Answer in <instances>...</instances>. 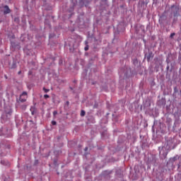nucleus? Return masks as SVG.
Instances as JSON below:
<instances>
[{
    "instance_id": "1",
    "label": "nucleus",
    "mask_w": 181,
    "mask_h": 181,
    "mask_svg": "<svg viewBox=\"0 0 181 181\" xmlns=\"http://www.w3.org/2000/svg\"><path fill=\"white\" fill-rule=\"evenodd\" d=\"M173 144V139H170L169 140L167 141V146L166 147H165V146L163 147H162V149L160 151V154L162 156L163 159H166V156H168V151L165 153H163L164 149H168V151H169V149H170V146H172V144Z\"/></svg>"
},
{
    "instance_id": "2",
    "label": "nucleus",
    "mask_w": 181,
    "mask_h": 181,
    "mask_svg": "<svg viewBox=\"0 0 181 181\" xmlns=\"http://www.w3.org/2000/svg\"><path fill=\"white\" fill-rule=\"evenodd\" d=\"M171 9H174V11H173V15L175 16V18L179 16V6H175V5H173L171 6Z\"/></svg>"
},
{
    "instance_id": "3",
    "label": "nucleus",
    "mask_w": 181,
    "mask_h": 181,
    "mask_svg": "<svg viewBox=\"0 0 181 181\" xmlns=\"http://www.w3.org/2000/svg\"><path fill=\"white\" fill-rule=\"evenodd\" d=\"M28 98V93L23 92L21 95H20V101L21 103H25L26 101V99Z\"/></svg>"
},
{
    "instance_id": "4",
    "label": "nucleus",
    "mask_w": 181,
    "mask_h": 181,
    "mask_svg": "<svg viewBox=\"0 0 181 181\" xmlns=\"http://www.w3.org/2000/svg\"><path fill=\"white\" fill-rule=\"evenodd\" d=\"M4 15L11 13V9L9 8V6H4Z\"/></svg>"
},
{
    "instance_id": "5",
    "label": "nucleus",
    "mask_w": 181,
    "mask_h": 181,
    "mask_svg": "<svg viewBox=\"0 0 181 181\" xmlns=\"http://www.w3.org/2000/svg\"><path fill=\"white\" fill-rule=\"evenodd\" d=\"M84 115H86V111L81 110V117H84Z\"/></svg>"
},
{
    "instance_id": "6",
    "label": "nucleus",
    "mask_w": 181,
    "mask_h": 181,
    "mask_svg": "<svg viewBox=\"0 0 181 181\" xmlns=\"http://www.w3.org/2000/svg\"><path fill=\"white\" fill-rule=\"evenodd\" d=\"M11 69H16V62H13Z\"/></svg>"
},
{
    "instance_id": "7",
    "label": "nucleus",
    "mask_w": 181,
    "mask_h": 181,
    "mask_svg": "<svg viewBox=\"0 0 181 181\" xmlns=\"http://www.w3.org/2000/svg\"><path fill=\"white\" fill-rule=\"evenodd\" d=\"M43 91H45V93H49V91H50V90L46 89V88H43Z\"/></svg>"
},
{
    "instance_id": "8",
    "label": "nucleus",
    "mask_w": 181,
    "mask_h": 181,
    "mask_svg": "<svg viewBox=\"0 0 181 181\" xmlns=\"http://www.w3.org/2000/svg\"><path fill=\"white\" fill-rule=\"evenodd\" d=\"M147 60L148 62H149L151 60V54H149L148 56H147Z\"/></svg>"
},
{
    "instance_id": "9",
    "label": "nucleus",
    "mask_w": 181,
    "mask_h": 181,
    "mask_svg": "<svg viewBox=\"0 0 181 181\" xmlns=\"http://www.w3.org/2000/svg\"><path fill=\"white\" fill-rule=\"evenodd\" d=\"M53 115H54V117H56V115H57V111H54Z\"/></svg>"
},
{
    "instance_id": "10",
    "label": "nucleus",
    "mask_w": 181,
    "mask_h": 181,
    "mask_svg": "<svg viewBox=\"0 0 181 181\" xmlns=\"http://www.w3.org/2000/svg\"><path fill=\"white\" fill-rule=\"evenodd\" d=\"M84 50H85L86 52H87V50H88V45H86V46L85 47Z\"/></svg>"
},
{
    "instance_id": "11",
    "label": "nucleus",
    "mask_w": 181,
    "mask_h": 181,
    "mask_svg": "<svg viewBox=\"0 0 181 181\" xmlns=\"http://www.w3.org/2000/svg\"><path fill=\"white\" fill-rule=\"evenodd\" d=\"M57 124V122H56V121H52V125H56Z\"/></svg>"
},
{
    "instance_id": "12",
    "label": "nucleus",
    "mask_w": 181,
    "mask_h": 181,
    "mask_svg": "<svg viewBox=\"0 0 181 181\" xmlns=\"http://www.w3.org/2000/svg\"><path fill=\"white\" fill-rule=\"evenodd\" d=\"M175 160H177L176 157H174L172 158V162H175Z\"/></svg>"
},
{
    "instance_id": "13",
    "label": "nucleus",
    "mask_w": 181,
    "mask_h": 181,
    "mask_svg": "<svg viewBox=\"0 0 181 181\" xmlns=\"http://www.w3.org/2000/svg\"><path fill=\"white\" fill-rule=\"evenodd\" d=\"M175 35H176L175 33H171L170 34V37L171 38L173 37V36H175Z\"/></svg>"
},
{
    "instance_id": "14",
    "label": "nucleus",
    "mask_w": 181,
    "mask_h": 181,
    "mask_svg": "<svg viewBox=\"0 0 181 181\" xmlns=\"http://www.w3.org/2000/svg\"><path fill=\"white\" fill-rule=\"evenodd\" d=\"M50 96H49V95H44V98H49Z\"/></svg>"
},
{
    "instance_id": "15",
    "label": "nucleus",
    "mask_w": 181,
    "mask_h": 181,
    "mask_svg": "<svg viewBox=\"0 0 181 181\" xmlns=\"http://www.w3.org/2000/svg\"><path fill=\"white\" fill-rule=\"evenodd\" d=\"M84 151H85L86 152H87V151H88V147H86L85 149H84Z\"/></svg>"
},
{
    "instance_id": "16",
    "label": "nucleus",
    "mask_w": 181,
    "mask_h": 181,
    "mask_svg": "<svg viewBox=\"0 0 181 181\" xmlns=\"http://www.w3.org/2000/svg\"><path fill=\"white\" fill-rule=\"evenodd\" d=\"M22 74V71H19L18 72V74Z\"/></svg>"
},
{
    "instance_id": "17",
    "label": "nucleus",
    "mask_w": 181,
    "mask_h": 181,
    "mask_svg": "<svg viewBox=\"0 0 181 181\" xmlns=\"http://www.w3.org/2000/svg\"><path fill=\"white\" fill-rule=\"evenodd\" d=\"M70 103L69 101L66 102V105H69Z\"/></svg>"
},
{
    "instance_id": "18",
    "label": "nucleus",
    "mask_w": 181,
    "mask_h": 181,
    "mask_svg": "<svg viewBox=\"0 0 181 181\" xmlns=\"http://www.w3.org/2000/svg\"><path fill=\"white\" fill-rule=\"evenodd\" d=\"M1 163L3 164V163H4V160H1Z\"/></svg>"
},
{
    "instance_id": "19",
    "label": "nucleus",
    "mask_w": 181,
    "mask_h": 181,
    "mask_svg": "<svg viewBox=\"0 0 181 181\" xmlns=\"http://www.w3.org/2000/svg\"><path fill=\"white\" fill-rule=\"evenodd\" d=\"M29 74H30V72H29Z\"/></svg>"
}]
</instances>
